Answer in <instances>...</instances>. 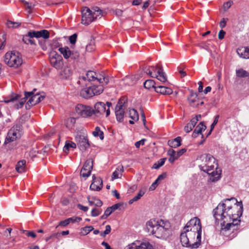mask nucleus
Listing matches in <instances>:
<instances>
[{"label":"nucleus","mask_w":249,"mask_h":249,"mask_svg":"<svg viewBox=\"0 0 249 249\" xmlns=\"http://www.w3.org/2000/svg\"><path fill=\"white\" fill-rule=\"evenodd\" d=\"M243 211L242 201L234 197L225 199L217 205L213 211V216L216 221H221L222 234L230 239L236 236Z\"/></svg>","instance_id":"f257e3e1"},{"label":"nucleus","mask_w":249,"mask_h":249,"mask_svg":"<svg viewBox=\"0 0 249 249\" xmlns=\"http://www.w3.org/2000/svg\"><path fill=\"white\" fill-rule=\"evenodd\" d=\"M147 231L157 238L166 240L172 234L170 223L161 219H151L146 223Z\"/></svg>","instance_id":"f03ea898"},{"label":"nucleus","mask_w":249,"mask_h":249,"mask_svg":"<svg viewBox=\"0 0 249 249\" xmlns=\"http://www.w3.org/2000/svg\"><path fill=\"white\" fill-rule=\"evenodd\" d=\"M199 160L201 161L199 165L200 169L209 175V179L211 181H216L220 179V170H214L215 168L217 170V164L213 156L209 154H204L199 157Z\"/></svg>","instance_id":"7ed1b4c3"},{"label":"nucleus","mask_w":249,"mask_h":249,"mask_svg":"<svg viewBox=\"0 0 249 249\" xmlns=\"http://www.w3.org/2000/svg\"><path fill=\"white\" fill-rule=\"evenodd\" d=\"M94 82L95 83H99L101 85L95 86L93 85L91 87L93 91H96L98 87H101L102 89V92L104 90L103 86L107 85L109 80L107 77H106L104 75L102 74H98L95 72L91 71H88L85 75L81 76L79 78L77 83L81 87H86L91 82Z\"/></svg>","instance_id":"20e7f679"},{"label":"nucleus","mask_w":249,"mask_h":249,"mask_svg":"<svg viewBox=\"0 0 249 249\" xmlns=\"http://www.w3.org/2000/svg\"><path fill=\"white\" fill-rule=\"evenodd\" d=\"M4 62L9 67L18 68L22 64V59L18 52H7L4 56Z\"/></svg>","instance_id":"39448f33"},{"label":"nucleus","mask_w":249,"mask_h":249,"mask_svg":"<svg viewBox=\"0 0 249 249\" xmlns=\"http://www.w3.org/2000/svg\"><path fill=\"white\" fill-rule=\"evenodd\" d=\"M21 130V123L19 122L8 131L4 142V145H6L11 142L19 139L22 135Z\"/></svg>","instance_id":"423d86ee"},{"label":"nucleus","mask_w":249,"mask_h":249,"mask_svg":"<svg viewBox=\"0 0 249 249\" xmlns=\"http://www.w3.org/2000/svg\"><path fill=\"white\" fill-rule=\"evenodd\" d=\"M184 231H198V238L200 237V232H202V227L200 219L197 217H195L192 218L184 228Z\"/></svg>","instance_id":"0eeeda50"},{"label":"nucleus","mask_w":249,"mask_h":249,"mask_svg":"<svg viewBox=\"0 0 249 249\" xmlns=\"http://www.w3.org/2000/svg\"><path fill=\"white\" fill-rule=\"evenodd\" d=\"M25 98H30L27 104L26 108H30L31 106L36 105L43 100L44 95H40L39 93H35L34 91L31 92H25Z\"/></svg>","instance_id":"6e6552de"},{"label":"nucleus","mask_w":249,"mask_h":249,"mask_svg":"<svg viewBox=\"0 0 249 249\" xmlns=\"http://www.w3.org/2000/svg\"><path fill=\"white\" fill-rule=\"evenodd\" d=\"M111 106V103L107 102L106 105L103 102H98L94 106V110L93 114L97 116L103 115L106 113L107 117L110 114L109 107Z\"/></svg>","instance_id":"1a4fd4ad"},{"label":"nucleus","mask_w":249,"mask_h":249,"mask_svg":"<svg viewBox=\"0 0 249 249\" xmlns=\"http://www.w3.org/2000/svg\"><path fill=\"white\" fill-rule=\"evenodd\" d=\"M75 111L78 115L82 117H87L93 114V109L88 106L78 104L75 107Z\"/></svg>","instance_id":"9d476101"},{"label":"nucleus","mask_w":249,"mask_h":249,"mask_svg":"<svg viewBox=\"0 0 249 249\" xmlns=\"http://www.w3.org/2000/svg\"><path fill=\"white\" fill-rule=\"evenodd\" d=\"M189 239L191 244V249L198 248L201 244V232H200V237L198 238V231H187Z\"/></svg>","instance_id":"9b49d317"},{"label":"nucleus","mask_w":249,"mask_h":249,"mask_svg":"<svg viewBox=\"0 0 249 249\" xmlns=\"http://www.w3.org/2000/svg\"><path fill=\"white\" fill-rule=\"evenodd\" d=\"M58 51L66 59H71L75 60L79 56V53L78 52H72L68 47H60L59 48Z\"/></svg>","instance_id":"f8f14e48"},{"label":"nucleus","mask_w":249,"mask_h":249,"mask_svg":"<svg viewBox=\"0 0 249 249\" xmlns=\"http://www.w3.org/2000/svg\"><path fill=\"white\" fill-rule=\"evenodd\" d=\"M83 89H81L80 94L83 98L88 99L94 95H97L102 93V89L101 87H98L96 91H93L91 87L88 88L83 87Z\"/></svg>","instance_id":"ddd939ff"},{"label":"nucleus","mask_w":249,"mask_h":249,"mask_svg":"<svg viewBox=\"0 0 249 249\" xmlns=\"http://www.w3.org/2000/svg\"><path fill=\"white\" fill-rule=\"evenodd\" d=\"M82 19L81 23L88 25L93 21V17L92 14V11L89 8L85 7L82 10Z\"/></svg>","instance_id":"4468645a"},{"label":"nucleus","mask_w":249,"mask_h":249,"mask_svg":"<svg viewBox=\"0 0 249 249\" xmlns=\"http://www.w3.org/2000/svg\"><path fill=\"white\" fill-rule=\"evenodd\" d=\"M93 160L88 159L85 162L82 169L81 170L80 175L84 178H87L90 175L93 166Z\"/></svg>","instance_id":"2eb2a0df"},{"label":"nucleus","mask_w":249,"mask_h":249,"mask_svg":"<svg viewBox=\"0 0 249 249\" xmlns=\"http://www.w3.org/2000/svg\"><path fill=\"white\" fill-rule=\"evenodd\" d=\"M78 147L81 151H85L89 148V145L88 138L84 135H79L75 138Z\"/></svg>","instance_id":"dca6fc26"},{"label":"nucleus","mask_w":249,"mask_h":249,"mask_svg":"<svg viewBox=\"0 0 249 249\" xmlns=\"http://www.w3.org/2000/svg\"><path fill=\"white\" fill-rule=\"evenodd\" d=\"M50 63L53 67L59 69L63 64L62 57L56 53L52 54L50 56Z\"/></svg>","instance_id":"f3484780"},{"label":"nucleus","mask_w":249,"mask_h":249,"mask_svg":"<svg viewBox=\"0 0 249 249\" xmlns=\"http://www.w3.org/2000/svg\"><path fill=\"white\" fill-rule=\"evenodd\" d=\"M125 107L124 103H123L122 101L120 100L115 108L116 118L120 122L123 120Z\"/></svg>","instance_id":"a211bd4d"},{"label":"nucleus","mask_w":249,"mask_h":249,"mask_svg":"<svg viewBox=\"0 0 249 249\" xmlns=\"http://www.w3.org/2000/svg\"><path fill=\"white\" fill-rule=\"evenodd\" d=\"M103 187L102 179L99 177L92 176V182L90 186V189L93 191H100Z\"/></svg>","instance_id":"6ab92c4d"},{"label":"nucleus","mask_w":249,"mask_h":249,"mask_svg":"<svg viewBox=\"0 0 249 249\" xmlns=\"http://www.w3.org/2000/svg\"><path fill=\"white\" fill-rule=\"evenodd\" d=\"M124 249H153L152 246L149 243H142L140 245H137L135 243L127 245Z\"/></svg>","instance_id":"aec40b11"},{"label":"nucleus","mask_w":249,"mask_h":249,"mask_svg":"<svg viewBox=\"0 0 249 249\" xmlns=\"http://www.w3.org/2000/svg\"><path fill=\"white\" fill-rule=\"evenodd\" d=\"M190 105L194 107H197L199 105V100L197 98V94L193 90L190 91V96L188 98Z\"/></svg>","instance_id":"412c9836"},{"label":"nucleus","mask_w":249,"mask_h":249,"mask_svg":"<svg viewBox=\"0 0 249 249\" xmlns=\"http://www.w3.org/2000/svg\"><path fill=\"white\" fill-rule=\"evenodd\" d=\"M157 71L154 72V77H156L157 79L162 84H165L167 81V78L165 73L163 71L162 68L157 66Z\"/></svg>","instance_id":"4be33fe9"},{"label":"nucleus","mask_w":249,"mask_h":249,"mask_svg":"<svg viewBox=\"0 0 249 249\" xmlns=\"http://www.w3.org/2000/svg\"><path fill=\"white\" fill-rule=\"evenodd\" d=\"M155 90L158 93L162 94L169 95L172 93V90L165 86L160 85L157 83V86L155 87Z\"/></svg>","instance_id":"5701e85b"},{"label":"nucleus","mask_w":249,"mask_h":249,"mask_svg":"<svg viewBox=\"0 0 249 249\" xmlns=\"http://www.w3.org/2000/svg\"><path fill=\"white\" fill-rule=\"evenodd\" d=\"M187 231H183L180 234V242L183 246L191 248V244L190 242Z\"/></svg>","instance_id":"b1692460"},{"label":"nucleus","mask_w":249,"mask_h":249,"mask_svg":"<svg viewBox=\"0 0 249 249\" xmlns=\"http://www.w3.org/2000/svg\"><path fill=\"white\" fill-rule=\"evenodd\" d=\"M237 53L242 58L249 59V48L241 47L237 49Z\"/></svg>","instance_id":"393cba45"},{"label":"nucleus","mask_w":249,"mask_h":249,"mask_svg":"<svg viewBox=\"0 0 249 249\" xmlns=\"http://www.w3.org/2000/svg\"><path fill=\"white\" fill-rule=\"evenodd\" d=\"M181 138L180 137H178L173 140H170L168 141V145L172 148H176L181 145Z\"/></svg>","instance_id":"a878e982"},{"label":"nucleus","mask_w":249,"mask_h":249,"mask_svg":"<svg viewBox=\"0 0 249 249\" xmlns=\"http://www.w3.org/2000/svg\"><path fill=\"white\" fill-rule=\"evenodd\" d=\"M72 69L69 67H65L61 72V75L63 78L68 79L72 74Z\"/></svg>","instance_id":"bb28decb"},{"label":"nucleus","mask_w":249,"mask_h":249,"mask_svg":"<svg viewBox=\"0 0 249 249\" xmlns=\"http://www.w3.org/2000/svg\"><path fill=\"white\" fill-rule=\"evenodd\" d=\"M76 118L74 117H69L65 122L66 126L69 129H72L75 127Z\"/></svg>","instance_id":"cd10ccee"},{"label":"nucleus","mask_w":249,"mask_h":249,"mask_svg":"<svg viewBox=\"0 0 249 249\" xmlns=\"http://www.w3.org/2000/svg\"><path fill=\"white\" fill-rule=\"evenodd\" d=\"M129 116L133 120L129 121V123L131 124H133L134 121H137L139 119L138 113L134 109H131L129 110Z\"/></svg>","instance_id":"c85d7f7f"},{"label":"nucleus","mask_w":249,"mask_h":249,"mask_svg":"<svg viewBox=\"0 0 249 249\" xmlns=\"http://www.w3.org/2000/svg\"><path fill=\"white\" fill-rule=\"evenodd\" d=\"M124 171V167L123 165L118 166L112 174V179L113 180L119 178L122 176V174Z\"/></svg>","instance_id":"c756f323"},{"label":"nucleus","mask_w":249,"mask_h":249,"mask_svg":"<svg viewBox=\"0 0 249 249\" xmlns=\"http://www.w3.org/2000/svg\"><path fill=\"white\" fill-rule=\"evenodd\" d=\"M26 161L21 160L19 161L16 167V171L19 173H22L25 171Z\"/></svg>","instance_id":"7c9ffc66"},{"label":"nucleus","mask_w":249,"mask_h":249,"mask_svg":"<svg viewBox=\"0 0 249 249\" xmlns=\"http://www.w3.org/2000/svg\"><path fill=\"white\" fill-rule=\"evenodd\" d=\"M76 147V144L71 141H67L65 142V144L63 147V151L65 153H68L69 151L70 148H75Z\"/></svg>","instance_id":"2f4dec72"},{"label":"nucleus","mask_w":249,"mask_h":249,"mask_svg":"<svg viewBox=\"0 0 249 249\" xmlns=\"http://www.w3.org/2000/svg\"><path fill=\"white\" fill-rule=\"evenodd\" d=\"M92 134L94 137H99L101 140L104 138V133L99 126H96L94 130L92 132Z\"/></svg>","instance_id":"473e14b6"},{"label":"nucleus","mask_w":249,"mask_h":249,"mask_svg":"<svg viewBox=\"0 0 249 249\" xmlns=\"http://www.w3.org/2000/svg\"><path fill=\"white\" fill-rule=\"evenodd\" d=\"M91 11L93 17V20L102 15V11L98 7L93 8Z\"/></svg>","instance_id":"72a5a7b5"},{"label":"nucleus","mask_w":249,"mask_h":249,"mask_svg":"<svg viewBox=\"0 0 249 249\" xmlns=\"http://www.w3.org/2000/svg\"><path fill=\"white\" fill-rule=\"evenodd\" d=\"M157 85V83L153 80H147L145 81L143 84V86L146 89H150L151 88L155 89Z\"/></svg>","instance_id":"f704fd0d"},{"label":"nucleus","mask_w":249,"mask_h":249,"mask_svg":"<svg viewBox=\"0 0 249 249\" xmlns=\"http://www.w3.org/2000/svg\"><path fill=\"white\" fill-rule=\"evenodd\" d=\"M145 192L144 191L140 190L137 196H134L133 198L129 200L128 203L129 204H132L134 202L140 199L141 197L144 194Z\"/></svg>","instance_id":"c9c22d12"},{"label":"nucleus","mask_w":249,"mask_h":249,"mask_svg":"<svg viewBox=\"0 0 249 249\" xmlns=\"http://www.w3.org/2000/svg\"><path fill=\"white\" fill-rule=\"evenodd\" d=\"M157 70V67L155 68L154 67H151L150 68H145L144 72L151 77H154V72H156Z\"/></svg>","instance_id":"e433bc0d"},{"label":"nucleus","mask_w":249,"mask_h":249,"mask_svg":"<svg viewBox=\"0 0 249 249\" xmlns=\"http://www.w3.org/2000/svg\"><path fill=\"white\" fill-rule=\"evenodd\" d=\"M236 75L238 77H245L249 75V73L243 69H239L236 71Z\"/></svg>","instance_id":"4c0bfd02"},{"label":"nucleus","mask_w":249,"mask_h":249,"mask_svg":"<svg viewBox=\"0 0 249 249\" xmlns=\"http://www.w3.org/2000/svg\"><path fill=\"white\" fill-rule=\"evenodd\" d=\"M165 160V158L160 159L157 162L154 164V165H153V168L154 169L159 168L164 164Z\"/></svg>","instance_id":"58836bf2"},{"label":"nucleus","mask_w":249,"mask_h":249,"mask_svg":"<svg viewBox=\"0 0 249 249\" xmlns=\"http://www.w3.org/2000/svg\"><path fill=\"white\" fill-rule=\"evenodd\" d=\"M206 126L204 125L203 122H200L196 127L195 130L199 134H201L203 130H204Z\"/></svg>","instance_id":"ea45409f"},{"label":"nucleus","mask_w":249,"mask_h":249,"mask_svg":"<svg viewBox=\"0 0 249 249\" xmlns=\"http://www.w3.org/2000/svg\"><path fill=\"white\" fill-rule=\"evenodd\" d=\"M94 229L91 226H86L81 229V233L83 235H87Z\"/></svg>","instance_id":"a19ab883"},{"label":"nucleus","mask_w":249,"mask_h":249,"mask_svg":"<svg viewBox=\"0 0 249 249\" xmlns=\"http://www.w3.org/2000/svg\"><path fill=\"white\" fill-rule=\"evenodd\" d=\"M89 202L90 205H94L97 207H101L103 205L102 202L98 199H95L93 201L90 200L88 197Z\"/></svg>","instance_id":"79ce46f5"},{"label":"nucleus","mask_w":249,"mask_h":249,"mask_svg":"<svg viewBox=\"0 0 249 249\" xmlns=\"http://www.w3.org/2000/svg\"><path fill=\"white\" fill-rule=\"evenodd\" d=\"M39 32V37H42L44 38H48L49 37V33L47 30H43L40 31H38Z\"/></svg>","instance_id":"37998d69"},{"label":"nucleus","mask_w":249,"mask_h":249,"mask_svg":"<svg viewBox=\"0 0 249 249\" xmlns=\"http://www.w3.org/2000/svg\"><path fill=\"white\" fill-rule=\"evenodd\" d=\"M201 118V115H196L195 117L193 118L190 122V123L194 126L196 125V124L197 122Z\"/></svg>","instance_id":"c03bdc74"},{"label":"nucleus","mask_w":249,"mask_h":249,"mask_svg":"<svg viewBox=\"0 0 249 249\" xmlns=\"http://www.w3.org/2000/svg\"><path fill=\"white\" fill-rule=\"evenodd\" d=\"M6 25L8 28H16L19 26L20 24L18 22L8 20L7 21Z\"/></svg>","instance_id":"a18cd8bd"},{"label":"nucleus","mask_w":249,"mask_h":249,"mask_svg":"<svg viewBox=\"0 0 249 249\" xmlns=\"http://www.w3.org/2000/svg\"><path fill=\"white\" fill-rule=\"evenodd\" d=\"M19 98H20V96L19 95L13 94L9 100H5L4 101V102H5V103H9L10 102L18 100Z\"/></svg>","instance_id":"49530a36"},{"label":"nucleus","mask_w":249,"mask_h":249,"mask_svg":"<svg viewBox=\"0 0 249 249\" xmlns=\"http://www.w3.org/2000/svg\"><path fill=\"white\" fill-rule=\"evenodd\" d=\"M123 81L126 85H131L134 84V82L132 80V77L130 76H126L124 79Z\"/></svg>","instance_id":"de8ad7c7"},{"label":"nucleus","mask_w":249,"mask_h":249,"mask_svg":"<svg viewBox=\"0 0 249 249\" xmlns=\"http://www.w3.org/2000/svg\"><path fill=\"white\" fill-rule=\"evenodd\" d=\"M112 213V210L110 207L107 208L105 211L104 214L102 216V219H106Z\"/></svg>","instance_id":"09e8293b"},{"label":"nucleus","mask_w":249,"mask_h":249,"mask_svg":"<svg viewBox=\"0 0 249 249\" xmlns=\"http://www.w3.org/2000/svg\"><path fill=\"white\" fill-rule=\"evenodd\" d=\"M233 4V1L231 0H229L224 3L223 5V8L224 11H227L232 5Z\"/></svg>","instance_id":"8fccbe9b"},{"label":"nucleus","mask_w":249,"mask_h":249,"mask_svg":"<svg viewBox=\"0 0 249 249\" xmlns=\"http://www.w3.org/2000/svg\"><path fill=\"white\" fill-rule=\"evenodd\" d=\"M39 32H38V31H29L28 33V36L30 38H33V37H36V38H39Z\"/></svg>","instance_id":"3c124183"},{"label":"nucleus","mask_w":249,"mask_h":249,"mask_svg":"<svg viewBox=\"0 0 249 249\" xmlns=\"http://www.w3.org/2000/svg\"><path fill=\"white\" fill-rule=\"evenodd\" d=\"M28 36L26 35L23 37L22 38V41L25 43V44H29L30 43L31 44H33L35 43L34 41L31 38H28Z\"/></svg>","instance_id":"603ef678"},{"label":"nucleus","mask_w":249,"mask_h":249,"mask_svg":"<svg viewBox=\"0 0 249 249\" xmlns=\"http://www.w3.org/2000/svg\"><path fill=\"white\" fill-rule=\"evenodd\" d=\"M102 212L101 209L94 208L91 211V215L93 217L99 215Z\"/></svg>","instance_id":"864d4df0"},{"label":"nucleus","mask_w":249,"mask_h":249,"mask_svg":"<svg viewBox=\"0 0 249 249\" xmlns=\"http://www.w3.org/2000/svg\"><path fill=\"white\" fill-rule=\"evenodd\" d=\"M68 219L69 220V223H73L75 222H80V221H81L82 218L79 217L73 216L72 217L69 218H68Z\"/></svg>","instance_id":"5fc2aeb1"},{"label":"nucleus","mask_w":249,"mask_h":249,"mask_svg":"<svg viewBox=\"0 0 249 249\" xmlns=\"http://www.w3.org/2000/svg\"><path fill=\"white\" fill-rule=\"evenodd\" d=\"M111 231V227L109 225H107L106 226V230L104 232H102L100 233L101 236L105 237L106 235L109 234Z\"/></svg>","instance_id":"6e6d98bb"},{"label":"nucleus","mask_w":249,"mask_h":249,"mask_svg":"<svg viewBox=\"0 0 249 249\" xmlns=\"http://www.w3.org/2000/svg\"><path fill=\"white\" fill-rule=\"evenodd\" d=\"M23 233L28 237H32L33 238H35L36 236V234L35 232H34L33 231H29L24 230V231H23Z\"/></svg>","instance_id":"4d7b16f0"},{"label":"nucleus","mask_w":249,"mask_h":249,"mask_svg":"<svg viewBox=\"0 0 249 249\" xmlns=\"http://www.w3.org/2000/svg\"><path fill=\"white\" fill-rule=\"evenodd\" d=\"M22 2L29 10L32 9L35 6L34 4L27 2L25 0H22Z\"/></svg>","instance_id":"13d9d810"},{"label":"nucleus","mask_w":249,"mask_h":249,"mask_svg":"<svg viewBox=\"0 0 249 249\" xmlns=\"http://www.w3.org/2000/svg\"><path fill=\"white\" fill-rule=\"evenodd\" d=\"M194 127L190 123H189L186 126H185L184 130L186 133H189L193 130Z\"/></svg>","instance_id":"bf43d9fd"},{"label":"nucleus","mask_w":249,"mask_h":249,"mask_svg":"<svg viewBox=\"0 0 249 249\" xmlns=\"http://www.w3.org/2000/svg\"><path fill=\"white\" fill-rule=\"evenodd\" d=\"M219 118V116L218 115H217L215 116L214 121H213V124L211 125V131H213L214 126L218 123Z\"/></svg>","instance_id":"052dcab7"},{"label":"nucleus","mask_w":249,"mask_h":249,"mask_svg":"<svg viewBox=\"0 0 249 249\" xmlns=\"http://www.w3.org/2000/svg\"><path fill=\"white\" fill-rule=\"evenodd\" d=\"M77 38V35L76 34H73L69 37V40L71 44H73L76 42Z\"/></svg>","instance_id":"680f3d73"},{"label":"nucleus","mask_w":249,"mask_h":249,"mask_svg":"<svg viewBox=\"0 0 249 249\" xmlns=\"http://www.w3.org/2000/svg\"><path fill=\"white\" fill-rule=\"evenodd\" d=\"M69 220L67 219L64 220H63V221H61L58 225L57 226L58 227V226H61V227H66L67 226V225H68L69 224Z\"/></svg>","instance_id":"e2e57ef3"},{"label":"nucleus","mask_w":249,"mask_h":249,"mask_svg":"<svg viewBox=\"0 0 249 249\" xmlns=\"http://www.w3.org/2000/svg\"><path fill=\"white\" fill-rule=\"evenodd\" d=\"M228 20V19L226 18H223L221 19L219 23V26L221 28H224L226 26Z\"/></svg>","instance_id":"0e129e2a"},{"label":"nucleus","mask_w":249,"mask_h":249,"mask_svg":"<svg viewBox=\"0 0 249 249\" xmlns=\"http://www.w3.org/2000/svg\"><path fill=\"white\" fill-rule=\"evenodd\" d=\"M145 141V139H142L139 141L136 142L135 143V145L137 148H139L140 145H143L144 144Z\"/></svg>","instance_id":"69168bd1"},{"label":"nucleus","mask_w":249,"mask_h":249,"mask_svg":"<svg viewBox=\"0 0 249 249\" xmlns=\"http://www.w3.org/2000/svg\"><path fill=\"white\" fill-rule=\"evenodd\" d=\"M95 49L94 45L92 44H89L86 46V50L87 51L91 52Z\"/></svg>","instance_id":"338daca9"},{"label":"nucleus","mask_w":249,"mask_h":249,"mask_svg":"<svg viewBox=\"0 0 249 249\" xmlns=\"http://www.w3.org/2000/svg\"><path fill=\"white\" fill-rule=\"evenodd\" d=\"M167 154L170 156H172V157H176L177 156V152L173 149H170L169 150H168V151H167Z\"/></svg>","instance_id":"774afa93"}]
</instances>
